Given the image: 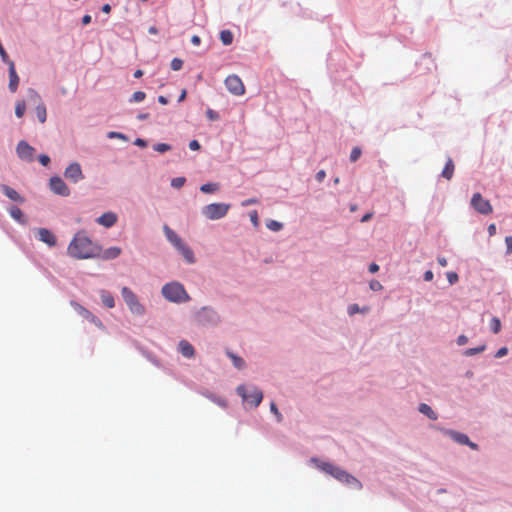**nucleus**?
Returning a JSON list of instances; mask_svg holds the SVG:
<instances>
[{
	"mask_svg": "<svg viewBox=\"0 0 512 512\" xmlns=\"http://www.w3.org/2000/svg\"><path fill=\"white\" fill-rule=\"evenodd\" d=\"M67 252L75 259H92L98 256L99 244L93 242L87 233L81 230L70 241Z\"/></svg>",
	"mask_w": 512,
	"mask_h": 512,
	"instance_id": "obj_1",
	"label": "nucleus"
},
{
	"mask_svg": "<svg viewBox=\"0 0 512 512\" xmlns=\"http://www.w3.org/2000/svg\"><path fill=\"white\" fill-rule=\"evenodd\" d=\"M317 463V467L321 469L323 472L333 476L340 482H343L349 486H352L356 489H361L362 484L359 480H357L354 476L341 469L338 466H335L328 462H320L318 460H314Z\"/></svg>",
	"mask_w": 512,
	"mask_h": 512,
	"instance_id": "obj_2",
	"label": "nucleus"
},
{
	"mask_svg": "<svg viewBox=\"0 0 512 512\" xmlns=\"http://www.w3.org/2000/svg\"><path fill=\"white\" fill-rule=\"evenodd\" d=\"M161 292L163 297L170 302L181 303L186 302L190 299L184 286L179 282H171L165 284L162 287Z\"/></svg>",
	"mask_w": 512,
	"mask_h": 512,
	"instance_id": "obj_3",
	"label": "nucleus"
},
{
	"mask_svg": "<svg viewBox=\"0 0 512 512\" xmlns=\"http://www.w3.org/2000/svg\"><path fill=\"white\" fill-rule=\"evenodd\" d=\"M121 295L130 312L142 316L145 313L144 306L139 302L136 294L128 287L121 289Z\"/></svg>",
	"mask_w": 512,
	"mask_h": 512,
	"instance_id": "obj_4",
	"label": "nucleus"
},
{
	"mask_svg": "<svg viewBox=\"0 0 512 512\" xmlns=\"http://www.w3.org/2000/svg\"><path fill=\"white\" fill-rule=\"evenodd\" d=\"M230 209V204L211 203L202 208V214L209 220H218L225 217Z\"/></svg>",
	"mask_w": 512,
	"mask_h": 512,
	"instance_id": "obj_5",
	"label": "nucleus"
},
{
	"mask_svg": "<svg viewBox=\"0 0 512 512\" xmlns=\"http://www.w3.org/2000/svg\"><path fill=\"white\" fill-rule=\"evenodd\" d=\"M237 393L244 401L250 403L253 407H258L263 399V393L257 387H253L251 392L248 393V389L245 385H239L237 387Z\"/></svg>",
	"mask_w": 512,
	"mask_h": 512,
	"instance_id": "obj_6",
	"label": "nucleus"
},
{
	"mask_svg": "<svg viewBox=\"0 0 512 512\" xmlns=\"http://www.w3.org/2000/svg\"><path fill=\"white\" fill-rule=\"evenodd\" d=\"M225 86L233 95L241 96L245 93V86L241 78L235 74L229 75L225 79Z\"/></svg>",
	"mask_w": 512,
	"mask_h": 512,
	"instance_id": "obj_7",
	"label": "nucleus"
},
{
	"mask_svg": "<svg viewBox=\"0 0 512 512\" xmlns=\"http://www.w3.org/2000/svg\"><path fill=\"white\" fill-rule=\"evenodd\" d=\"M471 205L480 214L487 215L492 212L490 202L484 199L480 193H475L472 196Z\"/></svg>",
	"mask_w": 512,
	"mask_h": 512,
	"instance_id": "obj_8",
	"label": "nucleus"
},
{
	"mask_svg": "<svg viewBox=\"0 0 512 512\" xmlns=\"http://www.w3.org/2000/svg\"><path fill=\"white\" fill-rule=\"evenodd\" d=\"M71 305L74 307L76 312L79 315H81L83 318L87 319L88 321H90L91 323L96 325L97 327L104 329V325H103L102 321L97 316H95L93 313H91L88 309H86L85 307H83L82 305H80L79 303H76V302H72Z\"/></svg>",
	"mask_w": 512,
	"mask_h": 512,
	"instance_id": "obj_9",
	"label": "nucleus"
},
{
	"mask_svg": "<svg viewBox=\"0 0 512 512\" xmlns=\"http://www.w3.org/2000/svg\"><path fill=\"white\" fill-rule=\"evenodd\" d=\"M16 152L22 160L31 162L34 159L35 149L26 141L22 140L17 144Z\"/></svg>",
	"mask_w": 512,
	"mask_h": 512,
	"instance_id": "obj_10",
	"label": "nucleus"
},
{
	"mask_svg": "<svg viewBox=\"0 0 512 512\" xmlns=\"http://www.w3.org/2000/svg\"><path fill=\"white\" fill-rule=\"evenodd\" d=\"M64 176L76 183L80 180H82L84 178V175L82 173V169H81V166L79 163H72L70 164L66 169H65V172H64Z\"/></svg>",
	"mask_w": 512,
	"mask_h": 512,
	"instance_id": "obj_11",
	"label": "nucleus"
},
{
	"mask_svg": "<svg viewBox=\"0 0 512 512\" xmlns=\"http://www.w3.org/2000/svg\"><path fill=\"white\" fill-rule=\"evenodd\" d=\"M50 189L58 195L69 196L70 190L60 177H52L50 179Z\"/></svg>",
	"mask_w": 512,
	"mask_h": 512,
	"instance_id": "obj_12",
	"label": "nucleus"
},
{
	"mask_svg": "<svg viewBox=\"0 0 512 512\" xmlns=\"http://www.w3.org/2000/svg\"><path fill=\"white\" fill-rule=\"evenodd\" d=\"M121 252L122 250L120 247L114 246L103 250L102 247L99 245V252L97 253L98 256L96 258H100L102 260H112L119 257Z\"/></svg>",
	"mask_w": 512,
	"mask_h": 512,
	"instance_id": "obj_13",
	"label": "nucleus"
},
{
	"mask_svg": "<svg viewBox=\"0 0 512 512\" xmlns=\"http://www.w3.org/2000/svg\"><path fill=\"white\" fill-rule=\"evenodd\" d=\"M38 239L48 246L53 247L57 243L56 236L46 228H39L37 230Z\"/></svg>",
	"mask_w": 512,
	"mask_h": 512,
	"instance_id": "obj_14",
	"label": "nucleus"
},
{
	"mask_svg": "<svg viewBox=\"0 0 512 512\" xmlns=\"http://www.w3.org/2000/svg\"><path fill=\"white\" fill-rule=\"evenodd\" d=\"M197 318L200 323L215 322L217 320V313L208 307H203L198 313Z\"/></svg>",
	"mask_w": 512,
	"mask_h": 512,
	"instance_id": "obj_15",
	"label": "nucleus"
},
{
	"mask_svg": "<svg viewBox=\"0 0 512 512\" xmlns=\"http://www.w3.org/2000/svg\"><path fill=\"white\" fill-rule=\"evenodd\" d=\"M9 67V89L11 92H15L19 85V77L17 75L15 64L13 61L6 62Z\"/></svg>",
	"mask_w": 512,
	"mask_h": 512,
	"instance_id": "obj_16",
	"label": "nucleus"
},
{
	"mask_svg": "<svg viewBox=\"0 0 512 512\" xmlns=\"http://www.w3.org/2000/svg\"><path fill=\"white\" fill-rule=\"evenodd\" d=\"M164 234L167 238V240L175 247H180L184 242L182 239L178 236V234L172 230L168 225L163 226Z\"/></svg>",
	"mask_w": 512,
	"mask_h": 512,
	"instance_id": "obj_17",
	"label": "nucleus"
},
{
	"mask_svg": "<svg viewBox=\"0 0 512 512\" xmlns=\"http://www.w3.org/2000/svg\"><path fill=\"white\" fill-rule=\"evenodd\" d=\"M96 222L106 228H110L117 222V215L113 212H106L98 217Z\"/></svg>",
	"mask_w": 512,
	"mask_h": 512,
	"instance_id": "obj_18",
	"label": "nucleus"
},
{
	"mask_svg": "<svg viewBox=\"0 0 512 512\" xmlns=\"http://www.w3.org/2000/svg\"><path fill=\"white\" fill-rule=\"evenodd\" d=\"M3 193L12 201L23 203L24 198L13 188L3 185L2 186Z\"/></svg>",
	"mask_w": 512,
	"mask_h": 512,
	"instance_id": "obj_19",
	"label": "nucleus"
},
{
	"mask_svg": "<svg viewBox=\"0 0 512 512\" xmlns=\"http://www.w3.org/2000/svg\"><path fill=\"white\" fill-rule=\"evenodd\" d=\"M176 249L183 256L186 262H188L189 264H193L195 262V256L193 251L185 243H183L180 247H177Z\"/></svg>",
	"mask_w": 512,
	"mask_h": 512,
	"instance_id": "obj_20",
	"label": "nucleus"
},
{
	"mask_svg": "<svg viewBox=\"0 0 512 512\" xmlns=\"http://www.w3.org/2000/svg\"><path fill=\"white\" fill-rule=\"evenodd\" d=\"M179 351L186 358H191L194 356V348L193 346L186 340H182L179 343Z\"/></svg>",
	"mask_w": 512,
	"mask_h": 512,
	"instance_id": "obj_21",
	"label": "nucleus"
},
{
	"mask_svg": "<svg viewBox=\"0 0 512 512\" xmlns=\"http://www.w3.org/2000/svg\"><path fill=\"white\" fill-rule=\"evenodd\" d=\"M446 433L459 444L466 445L467 443H469V438L466 434L456 432L453 430H448Z\"/></svg>",
	"mask_w": 512,
	"mask_h": 512,
	"instance_id": "obj_22",
	"label": "nucleus"
},
{
	"mask_svg": "<svg viewBox=\"0 0 512 512\" xmlns=\"http://www.w3.org/2000/svg\"><path fill=\"white\" fill-rule=\"evenodd\" d=\"M100 297H101L102 303L107 308H113L115 306L114 297L112 296V294L110 292H108L106 290H101Z\"/></svg>",
	"mask_w": 512,
	"mask_h": 512,
	"instance_id": "obj_23",
	"label": "nucleus"
},
{
	"mask_svg": "<svg viewBox=\"0 0 512 512\" xmlns=\"http://www.w3.org/2000/svg\"><path fill=\"white\" fill-rule=\"evenodd\" d=\"M454 169H455V166H454L453 160L451 158H449L448 161L446 162V165H445L443 171H442V176L444 178H446L447 180H450L453 177Z\"/></svg>",
	"mask_w": 512,
	"mask_h": 512,
	"instance_id": "obj_24",
	"label": "nucleus"
},
{
	"mask_svg": "<svg viewBox=\"0 0 512 512\" xmlns=\"http://www.w3.org/2000/svg\"><path fill=\"white\" fill-rule=\"evenodd\" d=\"M36 116L41 123H45L47 119V111L45 105L40 103L35 108Z\"/></svg>",
	"mask_w": 512,
	"mask_h": 512,
	"instance_id": "obj_25",
	"label": "nucleus"
},
{
	"mask_svg": "<svg viewBox=\"0 0 512 512\" xmlns=\"http://www.w3.org/2000/svg\"><path fill=\"white\" fill-rule=\"evenodd\" d=\"M419 411L422 414L426 415L431 420L437 419V414L432 410V408L429 405L425 403L420 404Z\"/></svg>",
	"mask_w": 512,
	"mask_h": 512,
	"instance_id": "obj_26",
	"label": "nucleus"
},
{
	"mask_svg": "<svg viewBox=\"0 0 512 512\" xmlns=\"http://www.w3.org/2000/svg\"><path fill=\"white\" fill-rule=\"evenodd\" d=\"M10 216L15 219L16 221L23 223L24 222V215L20 208L13 206L9 210Z\"/></svg>",
	"mask_w": 512,
	"mask_h": 512,
	"instance_id": "obj_27",
	"label": "nucleus"
},
{
	"mask_svg": "<svg viewBox=\"0 0 512 512\" xmlns=\"http://www.w3.org/2000/svg\"><path fill=\"white\" fill-rule=\"evenodd\" d=\"M219 190V184L218 183H206L201 185L200 191L203 193H215Z\"/></svg>",
	"mask_w": 512,
	"mask_h": 512,
	"instance_id": "obj_28",
	"label": "nucleus"
},
{
	"mask_svg": "<svg viewBox=\"0 0 512 512\" xmlns=\"http://www.w3.org/2000/svg\"><path fill=\"white\" fill-rule=\"evenodd\" d=\"M220 40L224 45H230L233 42V34L230 30L220 32Z\"/></svg>",
	"mask_w": 512,
	"mask_h": 512,
	"instance_id": "obj_29",
	"label": "nucleus"
},
{
	"mask_svg": "<svg viewBox=\"0 0 512 512\" xmlns=\"http://www.w3.org/2000/svg\"><path fill=\"white\" fill-rule=\"evenodd\" d=\"M369 311V307L360 308L358 304H352L348 307L349 315H354L356 313H367Z\"/></svg>",
	"mask_w": 512,
	"mask_h": 512,
	"instance_id": "obj_30",
	"label": "nucleus"
},
{
	"mask_svg": "<svg viewBox=\"0 0 512 512\" xmlns=\"http://www.w3.org/2000/svg\"><path fill=\"white\" fill-rule=\"evenodd\" d=\"M26 111V104L24 101H18L15 106V115L18 118L23 117Z\"/></svg>",
	"mask_w": 512,
	"mask_h": 512,
	"instance_id": "obj_31",
	"label": "nucleus"
},
{
	"mask_svg": "<svg viewBox=\"0 0 512 512\" xmlns=\"http://www.w3.org/2000/svg\"><path fill=\"white\" fill-rule=\"evenodd\" d=\"M490 328L493 333L497 334L501 330V321L497 317H493L490 322Z\"/></svg>",
	"mask_w": 512,
	"mask_h": 512,
	"instance_id": "obj_32",
	"label": "nucleus"
},
{
	"mask_svg": "<svg viewBox=\"0 0 512 512\" xmlns=\"http://www.w3.org/2000/svg\"><path fill=\"white\" fill-rule=\"evenodd\" d=\"M229 357L232 359L233 364L236 368L242 369L245 365L244 360L241 357H238L232 353H228Z\"/></svg>",
	"mask_w": 512,
	"mask_h": 512,
	"instance_id": "obj_33",
	"label": "nucleus"
},
{
	"mask_svg": "<svg viewBox=\"0 0 512 512\" xmlns=\"http://www.w3.org/2000/svg\"><path fill=\"white\" fill-rule=\"evenodd\" d=\"M485 348H486L485 345H481L476 348H469V349L465 350L464 355L465 356H473V355L483 352L485 350Z\"/></svg>",
	"mask_w": 512,
	"mask_h": 512,
	"instance_id": "obj_34",
	"label": "nucleus"
},
{
	"mask_svg": "<svg viewBox=\"0 0 512 512\" xmlns=\"http://www.w3.org/2000/svg\"><path fill=\"white\" fill-rule=\"evenodd\" d=\"M186 179L184 177H176L171 180V186L174 188H181L184 186Z\"/></svg>",
	"mask_w": 512,
	"mask_h": 512,
	"instance_id": "obj_35",
	"label": "nucleus"
},
{
	"mask_svg": "<svg viewBox=\"0 0 512 512\" xmlns=\"http://www.w3.org/2000/svg\"><path fill=\"white\" fill-rule=\"evenodd\" d=\"M267 227L272 230V231H279L282 229L283 225L282 223L278 222V221H275V220H270L268 223H267Z\"/></svg>",
	"mask_w": 512,
	"mask_h": 512,
	"instance_id": "obj_36",
	"label": "nucleus"
},
{
	"mask_svg": "<svg viewBox=\"0 0 512 512\" xmlns=\"http://www.w3.org/2000/svg\"><path fill=\"white\" fill-rule=\"evenodd\" d=\"M171 149V146L166 143H158L154 146V150L159 153H164L166 151H169Z\"/></svg>",
	"mask_w": 512,
	"mask_h": 512,
	"instance_id": "obj_37",
	"label": "nucleus"
},
{
	"mask_svg": "<svg viewBox=\"0 0 512 512\" xmlns=\"http://www.w3.org/2000/svg\"><path fill=\"white\" fill-rule=\"evenodd\" d=\"M270 410L271 412L276 416V419L278 422H281L282 421V414L279 412L276 404L274 402H271L270 404Z\"/></svg>",
	"mask_w": 512,
	"mask_h": 512,
	"instance_id": "obj_38",
	"label": "nucleus"
},
{
	"mask_svg": "<svg viewBox=\"0 0 512 512\" xmlns=\"http://www.w3.org/2000/svg\"><path fill=\"white\" fill-rule=\"evenodd\" d=\"M360 156H361V149L359 147H354L350 154V160L352 162H355L359 159Z\"/></svg>",
	"mask_w": 512,
	"mask_h": 512,
	"instance_id": "obj_39",
	"label": "nucleus"
},
{
	"mask_svg": "<svg viewBox=\"0 0 512 512\" xmlns=\"http://www.w3.org/2000/svg\"><path fill=\"white\" fill-rule=\"evenodd\" d=\"M146 97V94L142 91H137V92H134L133 95H132V99L131 101L133 102H141L145 99Z\"/></svg>",
	"mask_w": 512,
	"mask_h": 512,
	"instance_id": "obj_40",
	"label": "nucleus"
},
{
	"mask_svg": "<svg viewBox=\"0 0 512 512\" xmlns=\"http://www.w3.org/2000/svg\"><path fill=\"white\" fill-rule=\"evenodd\" d=\"M183 66V61L179 58H174L172 61H171V68L172 70L174 71H178L182 68Z\"/></svg>",
	"mask_w": 512,
	"mask_h": 512,
	"instance_id": "obj_41",
	"label": "nucleus"
},
{
	"mask_svg": "<svg viewBox=\"0 0 512 512\" xmlns=\"http://www.w3.org/2000/svg\"><path fill=\"white\" fill-rule=\"evenodd\" d=\"M459 277L456 272H448L447 273V280L448 282L453 285L458 281Z\"/></svg>",
	"mask_w": 512,
	"mask_h": 512,
	"instance_id": "obj_42",
	"label": "nucleus"
},
{
	"mask_svg": "<svg viewBox=\"0 0 512 512\" xmlns=\"http://www.w3.org/2000/svg\"><path fill=\"white\" fill-rule=\"evenodd\" d=\"M249 216H250V220L251 222L253 223V225L255 227H258L259 225V218H258V213L256 210H253L249 213Z\"/></svg>",
	"mask_w": 512,
	"mask_h": 512,
	"instance_id": "obj_43",
	"label": "nucleus"
},
{
	"mask_svg": "<svg viewBox=\"0 0 512 512\" xmlns=\"http://www.w3.org/2000/svg\"><path fill=\"white\" fill-rule=\"evenodd\" d=\"M369 286H370V289L373 291H380L383 288L382 284L377 280H372L370 282Z\"/></svg>",
	"mask_w": 512,
	"mask_h": 512,
	"instance_id": "obj_44",
	"label": "nucleus"
},
{
	"mask_svg": "<svg viewBox=\"0 0 512 512\" xmlns=\"http://www.w3.org/2000/svg\"><path fill=\"white\" fill-rule=\"evenodd\" d=\"M206 115L207 117L210 119V120H218L219 118V115L218 113H216L215 111H213L212 109H208L206 111Z\"/></svg>",
	"mask_w": 512,
	"mask_h": 512,
	"instance_id": "obj_45",
	"label": "nucleus"
},
{
	"mask_svg": "<svg viewBox=\"0 0 512 512\" xmlns=\"http://www.w3.org/2000/svg\"><path fill=\"white\" fill-rule=\"evenodd\" d=\"M508 353V349L506 347H502L500 348L496 354H495V357L496 358H502L504 357L506 354Z\"/></svg>",
	"mask_w": 512,
	"mask_h": 512,
	"instance_id": "obj_46",
	"label": "nucleus"
},
{
	"mask_svg": "<svg viewBox=\"0 0 512 512\" xmlns=\"http://www.w3.org/2000/svg\"><path fill=\"white\" fill-rule=\"evenodd\" d=\"M258 203V200L256 198H250V199H246L244 200L241 205L243 207H246V206H249V205H253V204H257Z\"/></svg>",
	"mask_w": 512,
	"mask_h": 512,
	"instance_id": "obj_47",
	"label": "nucleus"
},
{
	"mask_svg": "<svg viewBox=\"0 0 512 512\" xmlns=\"http://www.w3.org/2000/svg\"><path fill=\"white\" fill-rule=\"evenodd\" d=\"M39 162H40L43 166H47V165L50 163V158H49V156H47V155H40V156H39Z\"/></svg>",
	"mask_w": 512,
	"mask_h": 512,
	"instance_id": "obj_48",
	"label": "nucleus"
},
{
	"mask_svg": "<svg viewBox=\"0 0 512 512\" xmlns=\"http://www.w3.org/2000/svg\"><path fill=\"white\" fill-rule=\"evenodd\" d=\"M505 243H506V247H507V252L511 253L512 252V236H507L505 238Z\"/></svg>",
	"mask_w": 512,
	"mask_h": 512,
	"instance_id": "obj_49",
	"label": "nucleus"
},
{
	"mask_svg": "<svg viewBox=\"0 0 512 512\" xmlns=\"http://www.w3.org/2000/svg\"><path fill=\"white\" fill-rule=\"evenodd\" d=\"M200 147H201V146H200V144H199V142H198L197 140H192V141L189 143V148H190L191 150L196 151V150H199V149H200Z\"/></svg>",
	"mask_w": 512,
	"mask_h": 512,
	"instance_id": "obj_50",
	"label": "nucleus"
},
{
	"mask_svg": "<svg viewBox=\"0 0 512 512\" xmlns=\"http://www.w3.org/2000/svg\"><path fill=\"white\" fill-rule=\"evenodd\" d=\"M467 342H468V338H467L465 335H460V336L457 338V344H458L459 346H463V345H465Z\"/></svg>",
	"mask_w": 512,
	"mask_h": 512,
	"instance_id": "obj_51",
	"label": "nucleus"
},
{
	"mask_svg": "<svg viewBox=\"0 0 512 512\" xmlns=\"http://www.w3.org/2000/svg\"><path fill=\"white\" fill-rule=\"evenodd\" d=\"M325 177H326V173H325V171H324V170H320V171H318V172H317V174H316V180H317L318 182H322V181L324 180V178H325Z\"/></svg>",
	"mask_w": 512,
	"mask_h": 512,
	"instance_id": "obj_52",
	"label": "nucleus"
},
{
	"mask_svg": "<svg viewBox=\"0 0 512 512\" xmlns=\"http://www.w3.org/2000/svg\"><path fill=\"white\" fill-rule=\"evenodd\" d=\"M433 272L431 270H428L424 273V280L429 282V281H432L433 280Z\"/></svg>",
	"mask_w": 512,
	"mask_h": 512,
	"instance_id": "obj_53",
	"label": "nucleus"
},
{
	"mask_svg": "<svg viewBox=\"0 0 512 512\" xmlns=\"http://www.w3.org/2000/svg\"><path fill=\"white\" fill-rule=\"evenodd\" d=\"M135 145H137V146H139V147L144 148V147H146V146H147V143H146V141H145L144 139L137 138V139L135 140Z\"/></svg>",
	"mask_w": 512,
	"mask_h": 512,
	"instance_id": "obj_54",
	"label": "nucleus"
},
{
	"mask_svg": "<svg viewBox=\"0 0 512 512\" xmlns=\"http://www.w3.org/2000/svg\"><path fill=\"white\" fill-rule=\"evenodd\" d=\"M379 270V266L376 263H372L369 265V272L376 273Z\"/></svg>",
	"mask_w": 512,
	"mask_h": 512,
	"instance_id": "obj_55",
	"label": "nucleus"
},
{
	"mask_svg": "<svg viewBox=\"0 0 512 512\" xmlns=\"http://www.w3.org/2000/svg\"><path fill=\"white\" fill-rule=\"evenodd\" d=\"M488 233H489L490 236H493V235L496 234V226H495V224H490L488 226Z\"/></svg>",
	"mask_w": 512,
	"mask_h": 512,
	"instance_id": "obj_56",
	"label": "nucleus"
},
{
	"mask_svg": "<svg viewBox=\"0 0 512 512\" xmlns=\"http://www.w3.org/2000/svg\"><path fill=\"white\" fill-rule=\"evenodd\" d=\"M91 22V16L86 14L82 17V24L88 25Z\"/></svg>",
	"mask_w": 512,
	"mask_h": 512,
	"instance_id": "obj_57",
	"label": "nucleus"
},
{
	"mask_svg": "<svg viewBox=\"0 0 512 512\" xmlns=\"http://www.w3.org/2000/svg\"><path fill=\"white\" fill-rule=\"evenodd\" d=\"M191 42H192L194 45H196V46H197V45H199V44H200L201 39H200V37H199V36L194 35V36H192V38H191Z\"/></svg>",
	"mask_w": 512,
	"mask_h": 512,
	"instance_id": "obj_58",
	"label": "nucleus"
},
{
	"mask_svg": "<svg viewBox=\"0 0 512 512\" xmlns=\"http://www.w3.org/2000/svg\"><path fill=\"white\" fill-rule=\"evenodd\" d=\"M437 260H438L439 265H441L442 267L447 266V259H446V258H444V257H438V259H437Z\"/></svg>",
	"mask_w": 512,
	"mask_h": 512,
	"instance_id": "obj_59",
	"label": "nucleus"
},
{
	"mask_svg": "<svg viewBox=\"0 0 512 512\" xmlns=\"http://www.w3.org/2000/svg\"><path fill=\"white\" fill-rule=\"evenodd\" d=\"M102 12L104 13H110L111 11V6L109 4H104L101 8Z\"/></svg>",
	"mask_w": 512,
	"mask_h": 512,
	"instance_id": "obj_60",
	"label": "nucleus"
},
{
	"mask_svg": "<svg viewBox=\"0 0 512 512\" xmlns=\"http://www.w3.org/2000/svg\"><path fill=\"white\" fill-rule=\"evenodd\" d=\"M158 102H159L160 104H162V105H166V104L168 103V100H167V98H166V97H164V96H159V97H158Z\"/></svg>",
	"mask_w": 512,
	"mask_h": 512,
	"instance_id": "obj_61",
	"label": "nucleus"
},
{
	"mask_svg": "<svg viewBox=\"0 0 512 512\" xmlns=\"http://www.w3.org/2000/svg\"><path fill=\"white\" fill-rule=\"evenodd\" d=\"M186 95H187L186 90H182V92H181V94H180V96L178 98V102L184 101V99L186 98Z\"/></svg>",
	"mask_w": 512,
	"mask_h": 512,
	"instance_id": "obj_62",
	"label": "nucleus"
},
{
	"mask_svg": "<svg viewBox=\"0 0 512 512\" xmlns=\"http://www.w3.org/2000/svg\"><path fill=\"white\" fill-rule=\"evenodd\" d=\"M372 217V214L371 213H367L365 214L362 219H361V222H367L368 220H370Z\"/></svg>",
	"mask_w": 512,
	"mask_h": 512,
	"instance_id": "obj_63",
	"label": "nucleus"
},
{
	"mask_svg": "<svg viewBox=\"0 0 512 512\" xmlns=\"http://www.w3.org/2000/svg\"><path fill=\"white\" fill-rule=\"evenodd\" d=\"M29 93H30L31 97L38 99L40 101V96L35 90H30Z\"/></svg>",
	"mask_w": 512,
	"mask_h": 512,
	"instance_id": "obj_64",
	"label": "nucleus"
}]
</instances>
